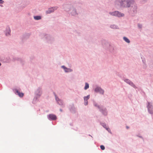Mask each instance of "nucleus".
<instances>
[{
	"mask_svg": "<svg viewBox=\"0 0 153 153\" xmlns=\"http://www.w3.org/2000/svg\"><path fill=\"white\" fill-rule=\"evenodd\" d=\"M121 6L123 7H129L131 5H134V2L133 1H126L125 0L122 1L120 2Z\"/></svg>",
	"mask_w": 153,
	"mask_h": 153,
	"instance_id": "obj_1",
	"label": "nucleus"
},
{
	"mask_svg": "<svg viewBox=\"0 0 153 153\" xmlns=\"http://www.w3.org/2000/svg\"><path fill=\"white\" fill-rule=\"evenodd\" d=\"M111 15L117 16L118 17H122L124 16V14L118 11H115L114 12L110 13H109Z\"/></svg>",
	"mask_w": 153,
	"mask_h": 153,
	"instance_id": "obj_2",
	"label": "nucleus"
},
{
	"mask_svg": "<svg viewBox=\"0 0 153 153\" xmlns=\"http://www.w3.org/2000/svg\"><path fill=\"white\" fill-rule=\"evenodd\" d=\"M152 106V105L150 104L149 102L148 103V105L147 106L148 111L149 113L150 114H153V108H151Z\"/></svg>",
	"mask_w": 153,
	"mask_h": 153,
	"instance_id": "obj_3",
	"label": "nucleus"
},
{
	"mask_svg": "<svg viewBox=\"0 0 153 153\" xmlns=\"http://www.w3.org/2000/svg\"><path fill=\"white\" fill-rule=\"evenodd\" d=\"M48 117L49 119L54 120L56 119V116L53 114H50L49 115Z\"/></svg>",
	"mask_w": 153,
	"mask_h": 153,
	"instance_id": "obj_4",
	"label": "nucleus"
},
{
	"mask_svg": "<svg viewBox=\"0 0 153 153\" xmlns=\"http://www.w3.org/2000/svg\"><path fill=\"white\" fill-rule=\"evenodd\" d=\"M95 91L96 92H99L100 93L103 94L104 91L100 88L97 87L95 88Z\"/></svg>",
	"mask_w": 153,
	"mask_h": 153,
	"instance_id": "obj_5",
	"label": "nucleus"
},
{
	"mask_svg": "<svg viewBox=\"0 0 153 153\" xmlns=\"http://www.w3.org/2000/svg\"><path fill=\"white\" fill-rule=\"evenodd\" d=\"M16 94H17L20 97H22L24 96V94L22 93H21L19 91L17 90L16 89Z\"/></svg>",
	"mask_w": 153,
	"mask_h": 153,
	"instance_id": "obj_6",
	"label": "nucleus"
},
{
	"mask_svg": "<svg viewBox=\"0 0 153 153\" xmlns=\"http://www.w3.org/2000/svg\"><path fill=\"white\" fill-rule=\"evenodd\" d=\"M125 81L127 82V83H128L129 84L131 85V86H132L133 87H134L135 85L133 84V83L131 82V81H130L128 79H126L125 80Z\"/></svg>",
	"mask_w": 153,
	"mask_h": 153,
	"instance_id": "obj_7",
	"label": "nucleus"
},
{
	"mask_svg": "<svg viewBox=\"0 0 153 153\" xmlns=\"http://www.w3.org/2000/svg\"><path fill=\"white\" fill-rule=\"evenodd\" d=\"M62 67L65 70V71L66 72H71V70L70 69H68L67 68H66L65 66H62Z\"/></svg>",
	"mask_w": 153,
	"mask_h": 153,
	"instance_id": "obj_8",
	"label": "nucleus"
},
{
	"mask_svg": "<svg viewBox=\"0 0 153 153\" xmlns=\"http://www.w3.org/2000/svg\"><path fill=\"white\" fill-rule=\"evenodd\" d=\"M54 10L53 8H51L49 9L47 11V13H50L54 11Z\"/></svg>",
	"mask_w": 153,
	"mask_h": 153,
	"instance_id": "obj_9",
	"label": "nucleus"
},
{
	"mask_svg": "<svg viewBox=\"0 0 153 153\" xmlns=\"http://www.w3.org/2000/svg\"><path fill=\"white\" fill-rule=\"evenodd\" d=\"M123 39L127 42L128 43H129L130 42L129 40L126 37H124Z\"/></svg>",
	"mask_w": 153,
	"mask_h": 153,
	"instance_id": "obj_10",
	"label": "nucleus"
},
{
	"mask_svg": "<svg viewBox=\"0 0 153 153\" xmlns=\"http://www.w3.org/2000/svg\"><path fill=\"white\" fill-rule=\"evenodd\" d=\"M89 86L88 84L87 83H85V87L84 89L85 90H86L89 88Z\"/></svg>",
	"mask_w": 153,
	"mask_h": 153,
	"instance_id": "obj_11",
	"label": "nucleus"
},
{
	"mask_svg": "<svg viewBox=\"0 0 153 153\" xmlns=\"http://www.w3.org/2000/svg\"><path fill=\"white\" fill-rule=\"evenodd\" d=\"M90 96L88 95L86 97H85L84 98V100L85 101H87L89 98Z\"/></svg>",
	"mask_w": 153,
	"mask_h": 153,
	"instance_id": "obj_12",
	"label": "nucleus"
},
{
	"mask_svg": "<svg viewBox=\"0 0 153 153\" xmlns=\"http://www.w3.org/2000/svg\"><path fill=\"white\" fill-rule=\"evenodd\" d=\"M34 19L36 20H39L41 19V17L40 16H35Z\"/></svg>",
	"mask_w": 153,
	"mask_h": 153,
	"instance_id": "obj_13",
	"label": "nucleus"
},
{
	"mask_svg": "<svg viewBox=\"0 0 153 153\" xmlns=\"http://www.w3.org/2000/svg\"><path fill=\"white\" fill-rule=\"evenodd\" d=\"M100 148L102 150H104L105 149L104 146L103 145H101L100 146Z\"/></svg>",
	"mask_w": 153,
	"mask_h": 153,
	"instance_id": "obj_14",
	"label": "nucleus"
},
{
	"mask_svg": "<svg viewBox=\"0 0 153 153\" xmlns=\"http://www.w3.org/2000/svg\"><path fill=\"white\" fill-rule=\"evenodd\" d=\"M111 27L112 28H113L114 29V28H116V26L115 25H111Z\"/></svg>",
	"mask_w": 153,
	"mask_h": 153,
	"instance_id": "obj_15",
	"label": "nucleus"
},
{
	"mask_svg": "<svg viewBox=\"0 0 153 153\" xmlns=\"http://www.w3.org/2000/svg\"><path fill=\"white\" fill-rule=\"evenodd\" d=\"M136 8H137V7L136 6H135V7H134V10L133 11V12H134V13H136Z\"/></svg>",
	"mask_w": 153,
	"mask_h": 153,
	"instance_id": "obj_16",
	"label": "nucleus"
},
{
	"mask_svg": "<svg viewBox=\"0 0 153 153\" xmlns=\"http://www.w3.org/2000/svg\"><path fill=\"white\" fill-rule=\"evenodd\" d=\"M104 115H106L107 114V112L105 110H104V112H102Z\"/></svg>",
	"mask_w": 153,
	"mask_h": 153,
	"instance_id": "obj_17",
	"label": "nucleus"
},
{
	"mask_svg": "<svg viewBox=\"0 0 153 153\" xmlns=\"http://www.w3.org/2000/svg\"><path fill=\"white\" fill-rule=\"evenodd\" d=\"M88 103L87 101H85V105H88Z\"/></svg>",
	"mask_w": 153,
	"mask_h": 153,
	"instance_id": "obj_18",
	"label": "nucleus"
},
{
	"mask_svg": "<svg viewBox=\"0 0 153 153\" xmlns=\"http://www.w3.org/2000/svg\"><path fill=\"white\" fill-rule=\"evenodd\" d=\"M4 1L2 0H0V3L2 4L3 3Z\"/></svg>",
	"mask_w": 153,
	"mask_h": 153,
	"instance_id": "obj_19",
	"label": "nucleus"
},
{
	"mask_svg": "<svg viewBox=\"0 0 153 153\" xmlns=\"http://www.w3.org/2000/svg\"><path fill=\"white\" fill-rule=\"evenodd\" d=\"M56 100L57 101H60V100H59V98H58L56 97Z\"/></svg>",
	"mask_w": 153,
	"mask_h": 153,
	"instance_id": "obj_20",
	"label": "nucleus"
},
{
	"mask_svg": "<svg viewBox=\"0 0 153 153\" xmlns=\"http://www.w3.org/2000/svg\"><path fill=\"white\" fill-rule=\"evenodd\" d=\"M140 26L141 25H138V27H139L140 28L141 27V26Z\"/></svg>",
	"mask_w": 153,
	"mask_h": 153,
	"instance_id": "obj_21",
	"label": "nucleus"
},
{
	"mask_svg": "<svg viewBox=\"0 0 153 153\" xmlns=\"http://www.w3.org/2000/svg\"><path fill=\"white\" fill-rule=\"evenodd\" d=\"M97 106L98 107V108H100V106Z\"/></svg>",
	"mask_w": 153,
	"mask_h": 153,
	"instance_id": "obj_22",
	"label": "nucleus"
},
{
	"mask_svg": "<svg viewBox=\"0 0 153 153\" xmlns=\"http://www.w3.org/2000/svg\"><path fill=\"white\" fill-rule=\"evenodd\" d=\"M126 128H129L128 126H126Z\"/></svg>",
	"mask_w": 153,
	"mask_h": 153,
	"instance_id": "obj_23",
	"label": "nucleus"
},
{
	"mask_svg": "<svg viewBox=\"0 0 153 153\" xmlns=\"http://www.w3.org/2000/svg\"><path fill=\"white\" fill-rule=\"evenodd\" d=\"M131 11L130 12V13H131Z\"/></svg>",
	"mask_w": 153,
	"mask_h": 153,
	"instance_id": "obj_24",
	"label": "nucleus"
},
{
	"mask_svg": "<svg viewBox=\"0 0 153 153\" xmlns=\"http://www.w3.org/2000/svg\"><path fill=\"white\" fill-rule=\"evenodd\" d=\"M95 106H97V105H95Z\"/></svg>",
	"mask_w": 153,
	"mask_h": 153,
	"instance_id": "obj_25",
	"label": "nucleus"
},
{
	"mask_svg": "<svg viewBox=\"0 0 153 153\" xmlns=\"http://www.w3.org/2000/svg\"><path fill=\"white\" fill-rule=\"evenodd\" d=\"M1 65V63H0V66Z\"/></svg>",
	"mask_w": 153,
	"mask_h": 153,
	"instance_id": "obj_26",
	"label": "nucleus"
}]
</instances>
